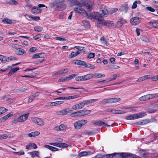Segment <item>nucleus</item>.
Masks as SVG:
<instances>
[{
    "mask_svg": "<svg viewBox=\"0 0 158 158\" xmlns=\"http://www.w3.org/2000/svg\"><path fill=\"white\" fill-rule=\"evenodd\" d=\"M101 18L98 19V23H97V26L100 27L102 25H104V23L105 21L103 19H101Z\"/></svg>",
    "mask_w": 158,
    "mask_h": 158,
    "instance_id": "c85d7f7f",
    "label": "nucleus"
},
{
    "mask_svg": "<svg viewBox=\"0 0 158 158\" xmlns=\"http://www.w3.org/2000/svg\"><path fill=\"white\" fill-rule=\"evenodd\" d=\"M26 121V119H14L12 122L14 124H17L18 122H23Z\"/></svg>",
    "mask_w": 158,
    "mask_h": 158,
    "instance_id": "ea45409f",
    "label": "nucleus"
},
{
    "mask_svg": "<svg viewBox=\"0 0 158 158\" xmlns=\"http://www.w3.org/2000/svg\"><path fill=\"white\" fill-rule=\"evenodd\" d=\"M92 154H93V153L90 151H84L78 154V156H80L81 157L84 156L90 155Z\"/></svg>",
    "mask_w": 158,
    "mask_h": 158,
    "instance_id": "a878e982",
    "label": "nucleus"
},
{
    "mask_svg": "<svg viewBox=\"0 0 158 158\" xmlns=\"http://www.w3.org/2000/svg\"><path fill=\"white\" fill-rule=\"evenodd\" d=\"M74 63L75 64L81 65L84 66L86 64V63L85 61L78 60H74Z\"/></svg>",
    "mask_w": 158,
    "mask_h": 158,
    "instance_id": "5701e85b",
    "label": "nucleus"
},
{
    "mask_svg": "<svg viewBox=\"0 0 158 158\" xmlns=\"http://www.w3.org/2000/svg\"><path fill=\"white\" fill-rule=\"evenodd\" d=\"M39 94V93L38 92H36L35 94L32 95L30 96L29 99L28 100V101L29 102H32V101L35 98L37 97Z\"/></svg>",
    "mask_w": 158,
    "mask_h": 158,
    "instance_id": "c756f323",
    "label": "nucleus"
},
{
    "mask_svg": "<svg viewBox=\"0 0 158 158\" xmlns=\"http://www.w3.org/2000/svg\"><path fill=\"white\" fill-rule=\"evenodd\" d=\"M78 75L77 74H71L70 75L66 77V78L67 79V81L71 80L73 78Z\"/></svg>",
    "mask_w": 158,
    "mask_h": 158,
    "instance_id": "c03bdc74",
    "label": "nucleus"
},
{
    "mask_svg": "<svg viewBox=\"0 0 158 158\" xmlns=\"http://www.w3.org/2000/svg\"><path fill=\"white\" fill-rule=\"evenodd\" d=\"M81 23L82 25L85 27H88L89 26V22L86 20H82Z\"/></svg>",
    "mask_w": 158,
    "mask_h": 158,
    "instance_id": "a19ab883",
    "label": "nucleus"
},
{
    "mask_svg": "<svg viewBox=\"0 0 158 158\" xmlns=\"http://www.w3.org/2000/svg\"><path fill=\"white\" fill-rule=\"evenodd\" d=\"M7 110H8L7 109L4 107H0V115L6 112Z\"/></svg>",
    "mask_w": 158,
    "mask_h": 158,
    "instance_id": "de8ad7c7",
    "label": "nucleus"
},
{
    "mask_svg": "<svg viewBox=\"0 0 158 158\" xmlns=\"http://www.w3.org/2000/svg\"><path fill=\"white\" fill-rule=\"evenodd\" d=\"M59 126L60 131L65 130L67 128V126L64 124H61Z\"/></svg>",
    "mask_w": 158,
    "mask_h": 158,
    "instance_id": "4d7b16f0",
    "label": "nucleus"
},
{
    "mask_svg": "<svg viewBox=\"0 0 158 158\" xmlns=\"http://www.w3.org/2000/svg\"><path fill=\"white\" fill-rule=\"evenodd\" d=\"M2 22L6 24H11L14 23L12 20L9 19L7 18H4L2 21Z\"/></svg>",
    "mask_w": 158,
    "mask_h": 158,
    "instance_id": "2f4dec72",
    "label": "nucleus"
},
{
    "mask_svg": "<svg viewBox=\"0 0 158 158\" xmlns=\"http://www.w3.org/2000/svg\"><path fill=\"white\" fill-rule=\"evenodd\" d=\"M151 105L153 106V108L156 111L158 110V104H152Z\"/></svg>",
    "mask_w": 158,
    "mask_h": 158,
    "instance_id": "680f3d73",
    "label": "nucleus"
},
{
    "mask_svg": "<svg viewBox=\"0 0 158 158\" xmlns=\"http://www.w3.org/2000/svg\"><path fill=\"white\" fill-rule=\"evenodd\" d=\"M32 147L35 149L37 148V147L35 144L33 143H31L27 145L26 148V149H28Z\"/></svg>",
    "mask_w": 158,
    "mask_h": 158,
    "instance_id": "4be33fe9",
    "label": "nucleus"
},
{
    "mask_svg": "<svg viewBox=\"0 0 158 158\" xmlns=\"http://www.w3.org/2000/svg\"><path fill=\"white\" fill-rule=\"evenodd\" d=\"M6 101L8 102L13 103L15 101V99L14 98H8L6 100Z\"/></svg>",
    "mask_w": 158,
    "mask_h": 158,
    "instance_id": "338daca9",
    "label": "nucleus"
},
{
    "mask_svg": "<svg viewBox=\"0 0 158 158\" xmlns=\"http://www.w3.org/2000/svg\"><path fill=\"white\" fill-rule=\"evenodd\" d=\"M106 157L107 158H114V154H110L105 155L104 157Z\"/></svg>",
    "mask_w": 158,
    "mask_h": 158,
    "instance_id": "052dcab7",
    "label": "nucleus"
},
{
    "mask_svg": "<svg viewBox=\"0 0 158 158\" xmlns=\"http://www.w3.org/2000/svg\"><path fill=\"white\" fill-rule=\"evenodd\" d=\"M33 121L38 125H43L44 124V122L41 119H33Z\"/></svg>",
    "mask_w": 158,
    "mask_h": 158,
    "instance_id": "393cba45",
    "label": "nucleus"
},
{
    "mask_svg": "<svg viewBox=\"0 0 158 158\" xmlns=\"http://www.w3.org/2000/svg\"><path fill=\"white\" fill-rule=\"evenodd\" d=\"M29 18H31L34 20L36 21L40 19V18L39 16H34L32 15H28Z\"/></svg>",
    "mask_w": 158,
    "mask_h": 158,
    "instance_id": "8fccbe9b",
    "label": "nucleus"
},
{
    "mask_svg": "<svg viewBox=\"0 0 158 158\" xmlns=\"http://www.w3.org/2000/svg\"><path fill=\"white\" fill-rule=\"evenodd\" d=\"M93 124L95 126H102L103 125L106 126H110V125H107L105 123L102 122L100 120L95 122L93 123Z\"/></svg>",
    "mask_w": 158,
    "mask_h": 158,
    "instance_id": "ddd939ff",
    "label": "nucleus"
},
{
    "mask_svg": "<svg viewBox=\"0 0 158 158\" xmlns=\"http://www.w3.org/2000/svg\"><path fill=\"white\" fill-rule=\"evenodd\" d=\"M11 46L14 48L18 49L21 47V45L13 44Z\"/></svg>",
    "mask_w": 158,
    "mask_h": 158,
    "instance_id": "0e129e2a",
    "label": "nucleus"
},
{
    "mask_svg": "<svg viewBox=\"0 0 158 158\" xmlns=\"http://www.w3.org/2000/svg\"><path fill=\"white\" fill-rule=\"evenodd\" d=\"M49 144L57 147L60 148V143H49Z\"/></svg>",
    "mask_w": 158,
    "mask_h": 158,
    "instance_id": "864d4df0",
    "label": "nucleus"
},
{
    "mask_svg": "<svg viewBox=\"0 0 158 158\" xmlns=\"http://www.w3.org/2000/svg\"><path fill=\"white\" fill-rule=\"evenodd\" d=\"M100 9L102 11L103 14H100L102 15V17H107L108 14V12L104 6H102L100 7Z\"/></svg>",
    "mask_w": 158,
    "mask_h": 158,
    "instance_id": "6e6552de",
    "label": "nucleus"
},
{
    "mask_svg": "<svg viewBox=\"0 0 158 158\" xmlns=\"http://www.w3.org/2000/svg\"><path fill=\"white\" fill-rule=\"evenodd\" d=\"M29 113L20 116L18 118H27L28 117Z\"/></svg>",
    "mask_w": 158,
    "mask_h": 158,
    "instance_id": "bf43d9fd",
    "label": "nucleus"
},
{
    "mask_svg": "<svg viewBox=\"0 0 158 158\" xmlns=\"http://www.w3.org/2000/svg\"><path fill=\"white\" fill-rule=\"evenodd\" d=\"M85 106L83 102L75 105L72 106V109L73 110H79Z\"/></svg>",
    "mask_w": 158,
    "mask_h": 158,
    "instance_id": "1a4fd4ad",
    "label": "nucleus"
},
{
    "mask_svg": "<svg viewBox=\"0 0 158 158\" xmlns=\"http://www.w3.org/2000/svg\"><path fill=\"white\" fill-rule=\"evenodd\" d=\"M104 25H110V26H113L114 23H113V22L108 21L107 22L105 21V23H104Z\"/></svg>",
    "mask_w": 158,
    "mask_h": 158,
    "instance_id": "13d9d810",
    "label": "nucleus"
},
{
    "mask_svg": "<svg viewBox=\"0 0 158 158\" xmlns=\"http://www.w3.org/2000/svg\"><path fill=\"white\" fill-rule=\"evenodd\" d=\"M64 102L63 101H56L53 102H49L48 104L50 106H56L62 104Z\"/></svg>",
    "mask_w": 158,
    "mask_h": 158,
    "instance_id": "6ab92c4d",
    "label": "nucleus"
},
{
    "mask_svg": "<svg viewBox=\"0 0 158 158\" xmlns=\"http://www.w3.org/2000/svg\"><path fill=\"white\" fill-rule=\"evenodd\" d=\"M11 135L10 134H4L0 135V140L10 138Z\"/></svg>",
    "mask_w": 158,
    "mask_h": 158,
    "instance_id": "f704fd0d",
    "label": "nucleus"
},
{
    "mask_svg": "<svg viewBox=\"0 0 158 158\" xmlns=\"http://www.w3.org/2000/svg\"><path fill=\"white\" fill-rule=\"evenodd\" d=\"M88 2L87 1H84L81 4L77 0H73V5L77 6L74 9V11L76 13L80 14L84 16L87 17L88 14L87 11L81 7L82 6H86Z\"/></svg>",
    "mask_w": 158,
    "mask_h": 158,
    "instance_id": "f257e3e1",
    "label": "nucleus"
},
{
    "mask_svg": "<svg viewBox=\"0 0 158 158\" xmlns=\"http://www.w3.org/2000/svg\"><path fill=\"white\" fill-rule=\"evenodd\" d=\"M41 58L42 59V60L40 61V63H42L44 60V54L42 53H36L34 54L32 57V58Z\"/></svg>",
    "mask_w": 158,
    "mask_h": 158,
    "instance_id": "9b49d317",
    "label": "nucleus"
},
{
    "mask_svg": "<svg viewBox=\"0 0 158 158\" xmlns=\"http://www.w3.org/2000/svg\"><path fill=\"white\" fill-rule=\"evenodd\" d=\"M141 39L143 41L146 42H148L150 41L145 36H142L141 38Z\"/></svg>",
    "mask_w": 158,
    "mask_h": 158,
    "instance_id": "e2e57ef3",
    "label": "nucleus"
},
{
    "mask_svg": "<svg viewBox=\"0 0 158 158\" xmlns=\"http://www.w3.org/2000/svg\"><path fill=\"white\" fill-rule=\"evenodd\" d=\"M151 99L150 95V94H147L140 97L139 100L140 101H144Z\"/></svg>",
    "mask_w": 158,
    "mask_h": 158,
    "instance_id": "4468645a",
    "label": "nucleus"
},
{
    "mask_svg": "<svg viewBox=\"0 0 158 158\" xmlns=\"http://www.w3.org/2000/svg\"><path fill=\"white\" fill-rule=\"evenodd\" d=\"M93 77L95 78H98L104 77L105 75L102 73H95L93 74Z\"/></svg>",
    "mask_w": 158,
    "mask_h": 158,
    "instance_id": "7c9ffc66",
    "label": "nucleus"
},
{
    "mask_svg": "<svg viewBox=\"0 0 158 158\" xmlns=\"http://www.w3.org/2000/svg\"><path fill=\"white\" fill-rule=\"evenodd\" d=\"M44 147L45 148H47L52 152H55L58 150L57 148L48 145H44Z\"/></svg>",
    "mask_w": 158,
    "mask_h": 158,
    "instance_id": "b1692460",
    "label": "nucleus"
},
{
    "mask_svg": "<svg viewBox=\"0 0 158 158\" xmlns=\"http://www.w3.org/2000/svg\"><path fill=\"white\" fill-rule=\"evenodd\" d=\"M100 103L102 105L110 103V98H106L103 100L100 101Z\"/></svg>",
    "mask_w": 158,
    "mask_h": 158,
    "instance_id": "58836bf2",
    "label": "nucleus"
},
{
    "mask_svg": "<svg viewBox=\"0 0 158 158\" xmlns=\"http://www.w3.org/2000/svg\"><path fill=\"white\" fill-rule=\"evenodd\" d=\"M7 57L2 55H0V60L2 63H5L7 62Z\"/></svg>",
    "mask_w": 158,
    "mask_h": 158,
    "instance_id": "e433bc0d",
    "label": "nucleus"
},
{
    "mask_svg": "<svg viewBox=\"0 0 158 158\" xmlns=\"http://www.w3.org/2000/svg\"><path fill=\"white\" fill-rule=\"evenodd\" d=\"M79 97V95L78 94L72 96L66 97V100L73 99L75 98H78Z\"/></svg>",
    "mask_w": 158,
    "mask_h": 158,
    "instance_id": "a18cd8bd",
    "label": "nucleus"
},
{
    "mask_svg": "<svg viewBox=\"0 0 158 158\" xmlns=\"http://www.w3.org/2000/svg\"><path fill=\"white\" fill-rule=\"evenodd\" d=\"M109 111L111 112L113 114H122L126 113V111L125 110H117L114 109H110L109 110Z\"/></svg>",
    "mask_w": 158,
    "mask_h": 158,
    "instance_id": "f8f14e48",
    "label": "nucleus"
},
{
    "mask_svg": "<svg viewBox=\"0 0 158 158\" xmlns=\"http://www.w3.org/2000/svg\"><path fill=\"white\" fill-rule=\"evenodd\" d=\"M87 18L90 19H98L102 17V15L98 12H94L90 13L89 15L87 16Z\"/></svg>",
    "mask_w": 158,
    "mask_h": 158,
    "instance_id": "39448f33",
    "label": "nucleus"
},
{
    "mask_svg": "<svg viewBox=\"0 0 158 158\" xmlns=\"http://www.w3.org/2000/svg\"><path fill=\"white\" fill-rule=\"evenodd\" d=\"M98 100L97 99H93L87 100L84 101L83 102L84 105H88L90 103L97 102Z\"/></svg>",
    "mask_w": 158,
    "mask_h": 158,
    "instance_id": "a211bd4d",
    "label": "nucleus"
},
{
    "mask_svg": "<svg viewBox=\"0 0 158 158\" xmlns=\"http://www.w3.org/2000/svg\"><path fill=\"white\" fill-rule=\"evenodd\" d=\"M140 155L144 157H146L148 155V154L147 153L143 151H141L140 152Z\"/></svg>",
    "mask_w": 158,
    "mask_h": 158,
    "instance_id": "3c124183",
    "label": "nucleus"
},
{
    "mask_svg": "<svg viewBox=\"0 0 158 158\" xmlns=\"http://www.w3.org/2000/svg\"><path fill=\"white\" fill-rule=\"evenodd\" d=\"M110 103H116L120 101L121 99L118 98H110Z\"/></svg>",
    "mask_w": 158,
    "mask_h": 158,
    "instance_id": "473e14b6",
    "label": "nucleus"
},
{
    "mask_svg": "<svg viewBox=\"0 0 158 158\" xmlns=\"http://www.w3.org/2000/svg\"><path fill=\"white\" fill-rule=\"evenodd\" d=\"M32 157L39 156V152L37 151H34L29 153Z\"/></svg>",
    "mask_w": 158,
    "mask_h": 158,
    "instance_id": "37998d69",
    "label": "nucleus"
},
{
    "mask_svg": "<svg viewBox=\"0 0 158 158\" xmlns=\"http://www.w3.org/2000/svg\"><path fill=\"white\" fill-rule=\"evenodd\" d=\"M25 51L24 50L21 49V48L18 49H17L15 51L16 54L19 55H22L23 54Z\"/></svg>",
    "mask_w": 158,
    "mask_h": 158,
    "instance_id": "cd10ccee",
    "label": "nucleus"
},
{
    "mask_svg": "<svg viewBox=\"0 0 158 158\" xmlns=\"http://www.w3.org/2000/svg\"><path fill=\"white\" fill-rule=\"evenodd\" d=\"M34 29L35 31H38V32H41L43 29L42 27L38 26H36L34 27Z\"/></svg>",
    "mask_w": 158,
    "mask_h": 158,
    "instance_id": "79ce46f5",
    "label": "nucleus"
},
{
    "mask_svg": "<svg viewBox=\"0 0 158 158\" xmlns=\"http://www.w3.org/2000/svg\"><path fill=\"white\" fill-rule=\"evenodd\" d=\"M152 121H150V120L149 121L148 119H144L140 123H138V124L144 125Z\"/></svg>",
    "mask_w": 158,
    "mask_h": 158,
    "instance_id": "4c0bfd02",
    "label": "nucleus"
},
{
    "mask_svg": "<svg viewBox=\"0 0 158 158\" xmlns=\"http://www.w3.org/2000/svg\"><path fill=\"white\" fill-rule=\"evenodd\" d=\"M75 79L76 81H84L83 76H77L75 78Z\"/></svg>",
    "mask_w": 158,
    "mask_h": 158,
    "instance_id": "5fc2aeb1",
    "label": "nucleus"
},
{
    "mask_svg": "<svg viewBox=\"0 0 158 158\" xmlns=\"http://www.w3.org/2000/svg\"><path fill=\"white\" fill-rule=\"evenodd\" d=\"M13 115V112H11L9 113L8 114L4 116L2 118H8L11 117Z\"/></svg>",
    "mask_w": 158,
    "mask_h": 158,
    "instance_id": "603ef678",
    "label": "nucleus"
},
{
    "mask_svg": "<svg viewBox=\"0 0 158 158\" xmlns=\"http://www.w3.org/2000/svg\"><path fill=\"white\" fill-rule=\"evenodd\" d=\"M151 23L152 26L154 27H158V20L155 21L154 22H151Z\"/></svg>",
    "mask_w": 158,
    "mask_h": 158,
    "instance_id": "6e6d98bb",
    "label": "nucleus"
},
{
    "mask_svg": "<svg viewBox=\"0 0 158 158\" xmlns=\"http://www.w3.org/2000/svg\"><path fill=\"white\" fill-rule=\"evenodd\" d=\"M41 11L42 10L40 9L35 6L33 7L31 9V12L35 15L40 13Z\"/></svg>",
    "mask_w": 158,
    "mask_h": 158,
    "instance_id": "2eb2a0df",
    "label": "nucleus"
},
{
    "mask_svg": "<svg viewBox=\"0 0 158 158\" xmlns=\"http://www.w3.org/2000/svg\"><path fill=\"white\" fill-rule=\"evenodd\" d=\"M6 2L7 3L14 5H17L18 4V1L15 0H7Z\"/></svg>",
    "mask_w": 158,
    "mask_h": 158,
    "instance_id": "c9c22d12",
    "label": "nucleus"
},
{
    "mask_svg": "<svg viewBox=\"0 0 158 158\" xmlns=\"http://www.w3.org/2000/svg\"><path fill=\"white\" fill-rule=\"evenodd\" d=\"M126 21L123 19H120L119 21L117 22V26L118 27H120L123 24H125Z\"/></svg>",
    "mask_w": 158,
    "mask_h": 158,
    "instance_id": "dca6fc26",
    "label": "nucleus"
},
{
    "mask_svg": "<svg viewBox=\"0 0 158 158\" xmlns=\"http://www.w3.org/2000/svg\"><path fill=\"white\" fill-rule=\"evenodd\" d=\"M64 0H59L53 6L54 9L57 10H64L66 7L65 4L64 3Z\"/></svg>",
    "mask_w": 158,
    "mask_h": 158,
    "instance_id": "f03ea898",
    "label": "nucleus"
},
{
    "mask_svg": "<svg viewBox=\"0 0 158 158\" xmlns=\"http://www.w3.org/2000/svg\"><path fill=\"white\" fill-rule=\"evenodd\" d=\"M71 146V145H69L68 144L62 143H60V148H66L69 147H70Z\"/></svg>",
    "mask_w": 158,
    "mask_h": 158,
    "instance_id": "49530a36",
    "label": "nucleus"
},
{
    "mask_svg": "<svg viewBox=\"0 0 158 158\" xmlns=\"http://www.w3.org/2000/svg\"><path fill=\"white\" fill-rule=\"evenodd\" d=\"M84 81L89 80L93 77V74L90 73L88 74L83 76Z\"/></svg>",
    "mask_w": 158,
    "mask_h": 158,
    "instance_id": "412c9836",
    "label": "nucleus"
},
{
    "mask_svg": "<svg viewBox=\"0 0 158 158\" xmlns=\"http://www.w3.org/2000/svg\"><path fill=\"white\" fill-rule=\"evenodd\" d=\"M95 54L94 53H89L87 58H91L94 57Z\"/></svg>",
    "mask_w": 158,
    "mask_h": 158,
    "instance_id": "774afa93",
    "label": "nucleus"
},
{
    "mask_svg": "<svg viewBox=\"0 0 158 158\" xmlns=\"http://www.w3.org/2000/svg\"><path fill=\"white\" fill-rule=\"evenodd\" d=\"M87 122V121L85 120H80L75 122L74 124V126L76 129H78L81 128L83 125L86 124Z\"/></svg>",
    "mask_w": 158,
    "mask_h": 158,
    "instance_id": "20e7f679",
    "label": "nucleus"
},
{
    "mask_svg": "<svg viewBox=\"0 0 158 158\" xmlns=\"http://www.w3.org/2000/svg\"><path fill=\"white\" fill-rule=\"evenodd\" d=\"M19 69V68L18 67L14 68L11 69L9 72L8 75L10 76V75L13 74L15 72L18 71Z\"/></svg>",
    "mask_w": 158,
    "mask_h": 158,
    "instance_id": "72a5a7b5",
    "label": "nucleus"
},
{
    "mask_svg": "<svg viewBox=\"0 0 158 158\" xmlns=\"http://www.w3.org/2000/svg\"><path fill=\"white\" fill-rule=\"evenodd\" d=\"M84 66L86 68L92 69H94L95 68L94 66L90 64H87L86 63V64L84 65Z\"/></svg>",
    "mask_w": 158,
    "mask_h": 158,
    "instance_id": "09e8293b",
    "label": "nucleus"
},
{
    "mask_svg": "<svg viewBox=\"0 0 158 158\" xmlns=\"http://www.w3.org/2000/svg\"><path fill=\"white\" fill-rule=\"evenodd\" d=\"M147 115L145 113H138L127 116L126 118H136L144 117Z\"/></svg>",
    "mask_w": 158,
    "mask_h": 158,
    "instance_id": "423d86ee",
    "label": "nucleus"
},
{
    "mask_svg": "<svg viewBox=\"0 0 158 158\" xmlns=\"http://www.w3.org/2000/svg\"><path fill=\"white\" fill-rule=\"evenodd\" d=\"M140 22V18L137 16L132 18L130 19V22L133 25L138 24Z\"/></svg>",
    "mask_w": 158,
    "mask_h": 158,
    "instance_id": "0eeeda50",
    "label": "nucleus"
},
{
    "mask_svg": "<svg viewBox=\"0 0 158 158\" xmlns=\"http://www.w3.org/2000/svg\"><path fill=\"white\" fill-rule=\"evenodd\" d=\"M68 113V111L66 109H63L57 112L58 114L61 115H66Z\"/></svg>",
    "mask_w": 158,
    "mask_h": 158,
    "instance_id": "bb28decb",
    "label": "nucleus"
},
{
    "mask_svg": "<svg viewBox=\"0 0 158 158\" xmlns=\"http://www.w3.org/2000/svg\"><path fill=\"white\" fill-rule=\"evenodd\" d=\"M120 76V75L119 74H114L113 75V77L112 78H110L109 79H108L106 80H103L101 81H98L97 82V83H103L104 82L106 81H113L116 79V77H119Z\"/></svg>",
    "mask_w": 158,
    "mask_h": 158,
    "instance_id": "9d476101",
    "label": "nucleus"
},
{
    "mask_svg": "<svg viewBox=\"0 0 158 158\" xmlns=\"http://www.w3.org/2000/svg\"><path fill=\"white\" fill-rule=\"evenodd\" d=\"M90 112V110H83L71 113L70 116L72 117L83 116L89 114Z\"/></svg>",
    "mask_w": 158,
    "mask_h": 158,
    "instance_id": "7ed1b4c3",
    "label": "nucleus"
},
{
    "mask_svg": "<svg viewBox=\"0 0 158 158\" xmlns=\"http://www.w3.org/2000/svg\"><path fill=\"white\" fill-rule=\"evenodd\" d=\"M40 132L35 131L32 132L28 134V136L29 137H35L39 135L40 134Z\"/></svg>",
    "mask_w": 158,
    "mask_h": 158,
    "instance_id": "aec40b11",
    "label": "nucleus"
},
{
    "mask_svg": "<svg viewBox=\"0 0 158 158\" xmlns=\"http://www.w3.org/2000/svg\"><path fill=\"white\" fill-rule=\"evenodd\" d=\"M150 95L151 99L154 98L158 97V93L150 94Z\"/></svg>",
    "mask_w": 158,
    "mask_h": 158,
    "instance_id": "69168bd1",
    "label": "nucleus"
},
{
    "mask_svg": "<svg viewBox=\"0 0 158 158\" xmlns=\"http://www.w3.org/2000/svg\"><path fill=\"white\" fill-rule=\"evenodd\" d=\"M93 5L94 2H93L91 1H88L86 5L88 11H90L91 10Z\"/></svg>",
    "mask_w": 158,
    "mask_h": 158,
    "instance_id": "f3484780",
    "label": "nucleus"
}]
</instances>
